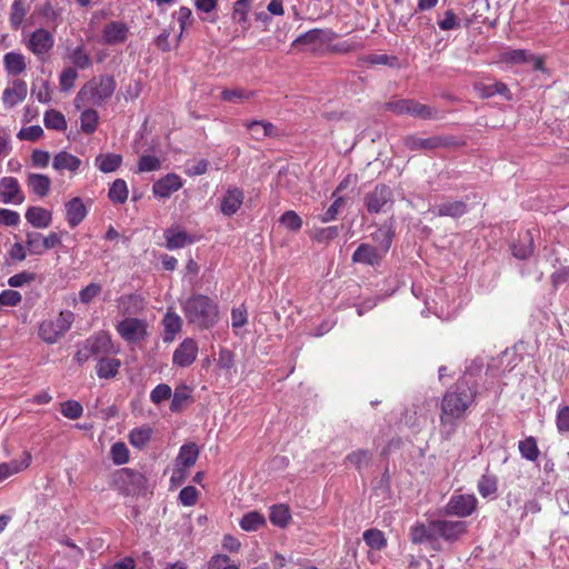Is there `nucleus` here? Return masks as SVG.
Returning <instances> with one entry per match:
<instances>
[{"label": "nucleus", "mask_w": 569, "mask_h": 569, "mask_svg": "<svg viewBox=\"0 0 569 569\" xmlns=\"http://www.w3.org/2000/svg\"><path fill=\"white\" fill-rule=\"evenodd\" d=\"M166 247L169 250L183 248L187 244L193 243L196 239L181 230L179 227L169 228L164 231Z\"/></svg>", "instance_id": "nucleus-26"}, {"label": "nucleus", "mask_w": 569, "mask_h": 569, "mask_svg": "<svg viewBox=\"0 0 569 569\" xmlns=\"http://www.w3.org/2000/svg\"><path fill=\"white\" fill-rule=\"evenodd\" d=\"M363 200L369 213L386 212L393 204V192L389 186L379 183L365 196Z\"/></svg>", "instance_id": "nucleus-8"}, {"label": "nucleus", "mask_w": 569, "mask_h": 569, "mask_svg": "<svg viewBox=\"0 0 569 569\" xmlns=\"http://www.w3.org/2000/svg\"><path fill=\"white\" fill-rule=\"evenodd\" d=\"M119 336L129 343H137L147 337V322L136 317H126L116 326Z\"/></svg>", "instance_id": "nucleus-10"}, {"label": "nucleus", "mask_w": 569, "mask_h": 569, "mask_svg": "<svg viewBox=\"0 0 569 569\" xmlns=\"http://www.w3.org/2000/svg\"><path fill=\"white\" fill-rule=\"evenodd\" d=\"M327 48L330 53L346 54L362 50L365 48V44L360 38L352 37L337 43L329 42V44H327Z\"/></svg>", "instance_id": "nucleus-33"}, {"label": "nucleus", "mask_w": 569, "mask_h": 569, "mask_svg": "<svg viewBox=\"0 0 569 569\" xmlns=\"http://www.w3.org/2000/svg\"><path fill=\"white\" fill-rule=\"evenodd\" d=\"M361 61L369 66H376V64H386L393 67L397 64L398 59L397 57H390L387 54H368L361 58Z\"/></svg>", "instance_id": "nucleus-61"}, {"label": "nucleus", "mask_w": 569, "mask_h": 569, "mask_svg": "<svg viewBox=\"0 0 569 569\" xmlns=\"http://www.w3.org/2000/svg\"><path fill=\"white\" fill-rule=\"evenodd\" d=\"M477 489L482 498H488L497 493L498 478L492 473H485L477 483Z\"/></svg>", "instance_id": "nucleus-43"}, {"label": "nucleus", "mask_w": 569, "mask_h": 569, "mask_svg": "<svg viewBox=\"0 0 569 569\" xmlns=\"http://www.w3.org/2000/svg\"><path fill=\"white\" fill-rule=\"evenodd\" d=\"M128 187L123 179H116L109 188L108 197L110 201L123 204L128 200Z\"/></svg>", "instance_id": "nucleus-44"}, {"label": "nucleus", "mask_w": 569, "mask_h": 569, "mask_svg": "<svg viewBox=\"0 0 569 569\" xmlns=\"http://www.w3.org/2000/svg\"><path fill=\"white\" fill-rule=\"evenodd\" d=\"M80 166L81 160L67 151L58 152L52 162V167L58 171L68 170L70 172H76Z\"/></svg>", "instance_id": "nucleus-29"}, {"label": "nucleus", "mask_w": 569, "mask_h": 569, "mask_svg": "<svg viewBox=\"0 0 569 569\" xmlns=\"http://www.w3.org/2000/svg\"><path fill=\"white\" fill-rule=\"evenodd\" d=\"M54 46L53 34L44 29L34 30L26 41L27 49L32 52L40 61H44Z\"/></svg>", "instance_id": "nucleus-9"}, {"label": "nucleus", "mask_w": 569, "mask_h": 569, "mask_svg": "<svg viewBox=\"0 0 569 569\" xmlns=\"http://www.w3.org/2000/svg\"><path fill=\"white\" fill-rule=\"evenodd\" d=\"M31 455L24 452V459L22 461H10L0 465V481L16 475L30 466Z\"/></svg>", "instance_id": "nucleus-40"}, {"label": "nucleus", "mask_w": 569, "mask_h": 569, "mask_svg": "<svg viewBox=\"0 0 569 569\" xmlns=\"http://www.w3.org/2000/svg\"><path fill=\"white\" fill-rule=\"evenodd\" d=\"M28 188L40 198L46 197L51 188V180L41 173H29L27 178Z\"/></svg>", "instance_id": "nucleus-28"}, {"label": "nucleus", "mask_w": 569, "mask_h": 569, "mask_svg": "<svg viewBox=\"0 0 569 569\" xmlns=\"http://www.w3.org/2000/svg\"><path fill=\"white\" fill-rule=\"evenodd\" d=\"M120 367V359L102 356L97 361L96 373L100 379H112L118 375Z\"/></svg>", "instance_id": "nucleus-27"}, {"label": "nucleus", "mask_w": 569, "mask_h": 569, "mask_svg": "<svg viewBox=\"0 0 569 569\" xmlns=\"http://www.w3.org/2000/svg\"><path fill=\"white\" fill-rule=\"evenodd\" d=\"M24 217L26 220L37 229H46L52 222V212L38 206L28 208Z\"/></svg>", "instance_id": "nucleus-25"}, {"label": "nucleus", "mask_w": 569, "mask_h": 569, "mask_svg": "<svg viewBox=\"0 0 569 569\" xmlns=\"http://www.w3.org/2000/svg\"><path fill=\"white\" fill-rule=\"evenodd\" d=\"M61 413L71 420L79 419L83 413V407L76 400H67L60 405Z\"/></svg>", "instance_id": "nucleus-55"}, {"label": "nucleus", "mask_w": 569, "mask_h": 569, "mask_svg": "<svg viewBox=\"0 0 569 569\" xmlns=\"http://www.w3.org/2000/svg\"><path fill=\"white\" fill-rule=\"evenodd\" d=\"M557 429L560 433L569 432V406L561 407L556 417Z\"/></svg>", "instance_id": "nucleus-64"}, {"label": "nucleus", "mask_w": 569, "mask_h": 569, "mask_svg": "<svg viewBox=\"0 0 569 569\" xmlns=\"http://www.w3.org/2000/svg\"><path fill=\"white\" fill-rule=\"evenodd\" d=\"M269 520L273 526L286 528L291 520V512L289 507L283 503L271 506Z\"/></svg>", "instance_id": "nucleus-39"}, {"label": "nucleus", "mask_w": 569, "mask_h": 569, "mask_svg": "<svg viewBox=\"0 0 569 569\" xmlns=\"http://www.w3.org/2000/svg\"><path fill=\"white\" fill-rule=\"evenodd\" d=\"M346 461L353 465L358 471H361L362 468L368 467L370 465L371 452L366 449L355 450L347 455Z\"/></svg>", "instance_id": "nucleus-48"}, {"label": "nucleus", "mask_w": 569, "mask_h": 569, "mask_svg": "<svg viewBox=\"0 0 569 569\" xmlns=\"http://www.w3.org/2000/svg\"><path fill=\"white\" fill-rule=\"evenodd\" d=\"M338 38V34L332 30L312 29L303 34H300L293 42L292 47L305 44L315 46L316 43L329 44Z\"/></svg>", "instance_id": "nucleus-17"}, {"label": "nucleus", "mask_w": 569, "mask_h": 569, "mask_svg": "<svg viewBox=\"0 0 569 569\" xmlns=\"http://www.w3.org/2000/svg\"><path fill=\"white\" fill-rule=\"evenodd\" d=\"M122 163V156L118 153H100L94 159L96 167L103 173L114 172Z\"/></svg>", "instance_id": "nucleus-31"}, {"label": "nucleus", "mask_w": 569, "mask_h": 569, "mask_svg": "<svg viewBox=\"0 0 569 569\" xmlns=\"http://www.w3.org/2000/svg\"><path fill=\"white\" fill-rule=\"evenodd\" d=\"M182 186L183 181L180 176L176 173H168L153 183L152 192L156 197L166 199L182 188Z\"/></svg>", "instance_id": "nucleus-16"}, {"label": "nucleus", "mask_w": 569, "mask_h": 569, "mask_svg": "<svg viewBox=\"0 0 569 569\" xmlns=\"http://www.w3.org/2000/svg\"><path fill=\"white\" fill-rule=\"evenodd\" d=\"M385 109L397 116L408 114L423 120L438 118L437 109L413 99H392L385 103Z\"/></svg>", "instance_id": "nucleus-6"}, {"label": "nucleus", "mask_w": 569, "mask_h": 569, "mask_svg": "<svg viewBox=\"0 0 569 569\" xmlns=\"http://www.w3.org/2000/svg\"><path fill=\"white\" fill-rule=\"evenodd\" d=\"M199 491L193 486H187L179 492V501L182 506L191 507L198 502Z\"/></svg>", "instance_id": "nucleus-62"}, {"label": "nucleus", "mask_w": 569, "mask_h": 569, "mask_svg": "<svg viewBox=\"0 0 569 569\" xmlns=\"http://www.w3.org/2000/svg\"><path fill=\"white\" fill-rule=\"evenodd\" d=\"M129 27L120 20H113L103 26L102 39L107 46L124 43L129 37Z\"/></svg>", "instance_id": "nucleus-14"}, {"label": "nucleus", "mask_w": 569, "mask_h": 569, "mask_svg": "<svg viewBox=\"0 0 569 569\" xmlns=\"http://www.w3.org/2000/svg\"><path fill=\"white\" fill-rule=\"evenodd\" d=\"M74 313L70 310L61 311L56 320L47 319L39 325L38 335L48 345H53L71 328Z\"/></svg>", "instance_id": "nucleus-5"}, {"label": "nucleus", "mask_w": 569, "mask_h": 569, "mask_svg": "<svg viewBox=\"0 0 569 569\" xmlns=\"http://www.w3.org/2000/svg\"><path fill=\"white\" fill-rule=\"evenodd\" d=\"M280 223L283 224L288 230L297 232L302 227V219L300 216L293 211L288 210L279 219Z\"/></svg>", "instance_id": "nucleus-57"}, {"label": "nucleus", "mask_w": 569, "mask_h": 569, "mask_svg": "<svg viewBox=\"0 0 569 569\" xmlns=\"http://www.w3.org/2000/svg\"><path fill=\"white\" fill-rule=\"evenodd\" d=\"M162 325L164 328V338L166 342L172 341L178 332L181 331L182 328V319L179 315L170 309L167 311L162 319Z\"/></svg>", "instance_id": "nucleus-32"}, {"label": "nucleus", "mask_w": 569, "mask_h": 569, "mask_svg": "<svg viewBox=\"0 0 569 569\" xmlns=\"http://www.w3.org/2000/svg\"><path fill=\"white\" fill-rule=\"evenodd\" d=\"M110 456L114 465L121 466L129 461L130 455L124 442H116L111 446Z\"/></svg>", "instance_id": "nucleus-56"}, {"label": "nucleus", "mask_w": 569, "mask_h": 569, "mask_svg": "<svg viewBox=\"0 0 569 569\" xmlns=\"http://www.w3.org/2000/svg\"><path fill=\"white\" fill-rule=\"evenodd\" d=\"M189 398H190V392L186 386H183L181 388H177L172 396V400L170 403V410L173 412H179L184 407V405L189 400Z\"/></svg>", "instance_id": "nucleus-59"}, {"label": "nucleus", "mask_w": 569, "mask_h": 569, "mask_svg": "<svg viewBox=\"0 0 569 569\" xmlns=\"http://www.w3.org/2000/svg\"><path fill=\"white\" fill-rule=\"evenodd\" d=\"M28 94V86L24 80L14 79L2 92V101L7 108H12L22 102Z\"/></svg>", "instance_id": "nucleus-18"}, {"label": "nucleus", "mask_w": 569, "mask_h": 569, "mask_svg": "<svg viewBox=\"0 0 569 569\" xmlns=\"http://www.w3.org/2000/svg\"><path fill=\"white\" fill-rule=\"evenodd\" d=\"M475 88L481 98H490L496 94H500L508 100L511 98L508 86L501 81H496L491 84L478 83Z\"/></svg>", "instance_id": "nucleus-35"}, {"label": "nucleus", "mask_w": 569, "mask_h": 569, "mask_svg": "<svg viewBox=\"0 0 569 569\" xmlns=\"http://www.w3.org/2000/svg\"><path fill=\"white\" fill-rule=\"evenodd\" d=\"M530 52L525 49H513L501 53V61L508 64H520L529 62Z\"/></svg>", "instance_id": "nucleus-52"}, {"label": "nucleus", "mask_w": 569, "mask_h": 569, "mask_svg": "<svg viewBox=\"0 0 569 569\" xmlns=\"http://www.w3.org/2000/svg\"><path fill=\"white\" fill-rule=\"evenodd\" d=\"M182 312L189 325L199 330L212 328L219 319V306L210 297L194 293L181 303Z\"/></svg>", "instance_id": "nucleus-2"}, {"label": "nucleus", "mask_w": 569, "mask_h": 569, "mask_svg": "<svg viewBox=\"0 0 569 569\" xmlns=\"http://www.w3.org/2000/svg\"><path fill=\"white\" fill-rule=\"evenodd\" d=\"M84 343L88 346L93 356H106L110 353L112 349L110 335L104 331L94 333L88 338Z\"/></svg>", "instance_id": "nucleus-24"}, {"label": "nucleus", "mask_w": 569, "mask_h": 569, "mask_svg": "<svg viewBox=\"0 0 569 569\" xmlns=\"http://www.w3.org/2000/svg\"><path fill=\"white\" fill-rule=\"evenodd\" d=\"M468 212V204L462 200H447L436 206L433 213L437 217L459 219Z\"/></svg>", "instance_id": "nucleus-23"}, {"label": "nucleus", "mask_w": 569, "mask_h": 569, "mask_svg": "<svg viewBox=\"0 0 569 569\" xmlns=\"http://www.w3.org/2000/svg\"><path fill=\"white\" fill-rule=\"evenodd\" d=\"M71 63L79 69H87L91 66V59L83 44L77 46L69 53Z\"/></svg>", "instance_id": "nucleus-49"}, {"label": "nucleus", "mask_w": 569, "mask_h": 569, "mask_svg": "<svg viewBox=\"0 0 569 569\" xmlns=\"http://www.w3.org/2000/svg\"><path fill=\"white\" fill-rule=\"evenodd\" d=\"M29 12L24 0H13L10 7L9 22L13 30H19Z\"/></svg>", "instance_id": "nucleus-34"}, {"label": "nucleus", "mask_w": 569, "mask_h": 569, "mask_svg": "<svg viewBox=\"0 0 569 569\" xmlns=\"http://www.w3.org/2000/svg\"><path fill=\"white\" fill-rule=\"evenodd\" d=\"M78 79V72L76 68L68 67L62 70L59 77V86L62 91H69L73 88L76 80Z\"/></svg>", "instance_id": "nucleus-60"}, {"label": "nucleus", "mask_w": 569, "mask_h": 569, "mask_svg": "<svg viewBox=\"0 0 569 569\" xmlns=\"http://www.w3.org/2000/svg\"><path fill=\"white\" fill-rule=\"evenodd\" d=\"M362 538L367 546H369L371 549L382 550L387 547V539L385 533L377 528L366 530L362 533Z\"/></svg>", "instance_id": "nucleus-47"}, {"label": "nucleus", "mask_w": 569, "mask_h": 569, "mask_svg": "<svg viewBox=\"0 0 569 569\" xmlns=\"http://www.w3.org/2000/svg\"><path fill=\"white\" fill-rule=\"evenodd\" d=\"M244 193L238 187H229L221 199L220 210L224 216L231 217L243 203Z\"/></svg>", "instance_id": "nucleus-21"}, {"label": "nucleus", "mask_w": 569, "mask_h": 569, "mask_svg": "<svg viewBox=\"0 0 569 569\" xmlns=\"http://www.w3.org/2000/svg\"><path fill=\"white\" fill-rule=\"evenodd\" d=\"M198 457H199L198 446L193 442H189V443L183 445L180 448L179 453L176 459V462L178 466L189 468V467H192L197 462Z\"/></svg>", "instance_id": "nucleus-38"}, {"label": "nucleus", "mask_w": 569, "mask_h": 569, "mask_svg": "<svg viewBox=\"0 0 569 569\" xmlns=\"http://www.w3.org/2000/svg\"><path fill=\"white\" fill-rule=\"evenodd\" d=\"M198 352V342L193 338H186L173 351L172 363L180 368L189 367L196 361Z\"/></svg>", "instance_id": "nucleus-13"}, {"label": "nucleus", "mask_w": 569, "mask_h": 569, "mask_svg": "<svg viewBox=\"0 0 569 569\" xmlns=\"http://www.w3.org/2000/svg\"><path fill=\"white\" fill-rule=\"evenodd\" d=\"M161 168V161L156 156L143 154L137 164V173L157 171Z\"/></svg>", "instance_id": "nucleus-54"}, {"label": "nucleus", "mask_w": 569, "mask_h": 569, "mask_svg": "<svg viewBox=\"0 0 569 569\" xmlns=\"http://www.w3.org/2000/svg\"><path fill=\"white\" fill-rule=\"evenodd\" d=\"M533 237L529 230L519 238L518 242L512 246V254L518 259H527L533 253Z\"/></svg>", "instance_id": "nucleus-37"}, {"label": "nucleus", "mask_w": 569, "mask_h": 569, "mask_svg": "<svg viewBox=\"0 0 569 569\" xmlns=\"http://www.w3.org/2000/svg\"><path fill=\"white\" fill-rule=\"evenodd\" d=\"M0 201L16 204H21L24 201V196L17 178L3 177L0 180Z\"/></svg>", "instance_id": "nucleus-15"}, {"label": "nucleus", "mask_w": 569, "mask_h": 569, "mask_svg": "<svg viewBox=\"0 0 569 569\" xmlns=\"http://www.w3.org/2000/svg\"><path fill=\"white\" fill-rule=\"evenodd\" d=\"M405 147L410 151H431L436 149L460 148L466 142L456 136H432L420 138L416 134H409L403 139Z\"/></svg>", "instance_id": "nucleus-4"}, {"label": "nucleus", "mask_w": 569, "mask_h": 569, "mask_svg": "<svg viewBox=\"0 0 569 569\" xmlns=\"http://www.w3.org/2000/svg\"><path fill=\"white\" fill-rule=\"evenodd\" d=\"M152 437V428L142 426L130 431L128 439L132 447L142 449Z\"/></svg>", "instance_id": "nucleus-42"}, {"label": "nucleus", "mask_w": 569, "mask_h": 569, "mask_svg": "<svg viewBox=\"0 0 569 569\" xmlns=\"http://www.w3.org/2000/svg\"><path fill=\"white\" fill-rule=\"evenodd\" d=\"M380 233L385 237L386 243L379 250L376 247L369 243H361L352 254V262L355 263H363L368 266L379 264L391 244V234L389 231L379 230Z\"/></svg>", "instance_id": "nucleus-7"}, {"label": "nucleus", "mask_w": 569, "mask_h": 569, "mask_svg": "<svg viewBox=\"0 0 569 569\" xmlns=\"http://www.w3.org/2000/svg\"><path fill=\"white\" fill-rule=\"evenodd\" d=\"M101 290L99 283L91 282L80 290L79 299L82 303L88 305L100 295Z\"/></svg>", "instance_id": "nucleus-63"}, {"label": "nucleus", "mask_w": 569, "mask_h": 569, "mask_svg": "<svg viewBox=\"0 0 569 569\" xmlns=\"http://www.w3.org/2000/svg\"><path fill=\"white\" fill-rule=\"evenodd\" d=\"M478 500L475 495H452L447 503V512L460 518L469 517L475 512Z\"/></svg>", "instance_id": "nucleus-12"}, {"label": "nucleus", "mask_w": 569, "mask_h": 569, "mask_svg": "<svg viewBox=\"0 0 569 569\" xmlns=\"http://www.w3.org/2000/svg\"><path fill=\"white\" fill-rule=\"evenodd\" d=\"M518 448L521 457L529 461H536L540 456V450L538 448L537 440L532 436H529L526 439L521 440L519 442Z\"/></svg>", "instance_id": "nucleus-46"}, {"label": "nucleus", "mask_w": 569, "mask_h": 569, "mask_svg": "<svg viewBox=\"0 0 569 569\" xmlns=\"http://www.w3.org/2000/svg\"><path fill=\"white\" fill-rule=\"evenodd\" d=\"M43 123L47 129L64 131L67 129V121L64 116L54 109L44 112Z\"/></svg>", "instance_id": "nucleus-45"}, {"label": "nucleus", "mask_w": 569, "mask_h": 569, "mask_svg": "<svg viewBox=\"0 0 569 569\" xmlns=\"http://www.w3.org/2000/svg\"><path fill=\"white\" fill-rule=\"evenodd\" d=\"M178 17V22H179V26H180V33L177 38V43L180 42L184 31L187 30V28L189 26L192 24V22L194 21L193 19V16H192V11L190 8L188 7H180L178 12H177Z\"/></svg>", "instance_id": "nucleus-58"}, {"label": "nucleus", "mask_w": 569, "mask_h": 569, "mask_svg": "<svg viewBox=\"0 0 569 569\" xmlns=\"http://www.w3.org/2000/svg\"><path fill=\"white\" fill-rule=\"evenodd\" d=\"M254 96L253 91H247L241 88L224 89L221 92V99L229 102H240L242 100H249Z\"/></svg>", "instance_id": "nucleus-53"}, {"label": "nucleus", "mask_w": 569, "mask_h": 569, "mask_svg": "<svg viewBox=\"0 0 569 569\" xmlns=\"http://www.w3.org/2000/svg\"><path fill=\"white\" fill-rule=\"evenodd\" d=\"M119 312L126 317H133L141 313L144 309L143 299L139 295L129 293L118 298Z\"/></svg>", "instance_id": "nucleus-22"}, {"label": "nucleus", "mask_w": 569, "mask_h": 569, "mask_svg": "<svg viewBox=\"0 0 569 569\" xmlns=\"http://www.w3.org/2000/svg\"><path fill=\"white\" fill-rule=\"evenodd\" d=\"M4 69L8 74L19 76L27 69L26 58L20 52H8L3 57Z\"/></svg>", "instance_id": "nucleus-30"}, {"label": "nucleus", "mask_w": 569, "mask_h": 569, "mask_svg": "<svg viewBox=\"0 0 569 569\" xmlns=\"http://www.w3.org/2000/svg\"><path fill=\"white\" fill-rule=\"evenodd\" d=\"M409 537L411 542L416 545L435 540L436 533L432 530V521H430L428 526L425 523H416L411 526Z\"/></svg>", "instance_id": "nucleus-36"}, {"label": "nucleus", "mask_w": 569, "mask_h": 569, "mask_svg": "<svg viewBox=\"0 0 569 569\" xmlns=\"http://www.w3.org/2000/svg\"><path fill=\"white\" fill-rule=\"evenodd\" d=\"M66 220L70 228L79 226L88 214V208L83 200L79 197H74L66 202Z\"/></svg>", "instance_id": "nucleus-20"}, {"label": "nucleus", "mask_w": 569, "mask_h": 569, "mask_svg": "<svg viewBox=\"0 0 569 569\" xmlns=\"http://www.w3.org/2000/svg\"><path fill=\"white\" fill-rule=\"evenodd\" d=\"M266 525V518L259 511H250L242 516L239 526L244 531H257Z\"/></svg>", "instance_id": "nucleus-41"}, {"label": "nucleus", "mask_w": 569, "mask_h": 569, "mask_svg": "<svg viewBox=\"0 0 569 569\" xmlns=\"http://www.w3.org/2000/svg\"><path fill=\"white\" fill-rule=\"evenodd\" d=\"M478 388L475 381L463 377L442 396L440 405V436L449 441L456 435L459 425L476 402Z\"/></svg>", "instance_id": "nucleus-1"}, {"label": "nucleus", "mask_w": 569, "mask_h": 569, "mask_svg": "<svg viewBox=\"0 0 569 569\" xmlns=\"http://www.w3.org/2000/svg\"><path fill=\"white\" fill-rule=\"evenodd\" d=\"M119 480L126 486V495H133L143 490L147 486V478L143 473L123 468L119 472Z\"/></svg>", "instance_id": "nucleus-19"}, {"label": "nucleus", "mask_w": 569, "mask_h": 569, "mask_svg": "<svg viewBox=\"0 0 569 569\" xmlns=\"http://www.w3.org/2000/svg\"><path fill=\"white\" fill-rule=\"evenodd\" d=\"M116 86V80L112 76L94 77L80 89L77 99L93 106H101L112 97Z\"/></svg>", "instance_id": "nucleus-3"}, {"label": "nucleus", "mask_w": 569, "mask_h": 569, "mask_svg": "<svg viewBox=\"0 0 569 569\" xmlns=\"http://www.w3.org/2000/svg\"><path fill=\"white\" fill-rule=\"evenodd\" d=\"M43 236L39 232L29 231L26 233V247L31 254L40 256L46 252L42 243Z\"/></svg>", "instance_id": "nucleus-51"}, {"label": "nucleus", "mask_w": 569, "mask_h": 569, "mask_svg": "<svg viewBox=\"0 0 569 569\" xmlns=\"http://www.w3.org/2000/svg\"><path fill=\"white\" fill-rule=\"evenodd\" d=\"M80 122H81V130L87 133L91 134L97 130L98 122H99V116L98 112L93 109H87L82 111L80 116Z\"/></svg>", "instance_id": "nucleus-50"}, {"label": "nucleus", "mask_w": 569, "mask_h": 569, "mask_svg": "<svg viewBox=\"0 0 569 569\" xmlns=\"http://www.w3.org/2000/svg\"><path fill=\"white\" fill-rule=\"evenodd\" d=\"M432 530L436 539L442 538L446 541L455 542L467 532V522L462 520H433Z\"/></svg>", "instance_id": "nucleus-11"}]
</instances>
